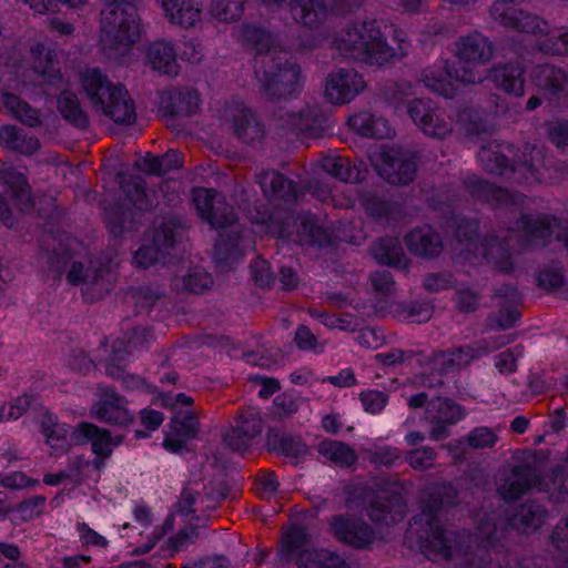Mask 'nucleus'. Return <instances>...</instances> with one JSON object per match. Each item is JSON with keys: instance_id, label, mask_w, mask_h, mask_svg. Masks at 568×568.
<instances>
[{"instance_id": "27", "label": "nucleus", "mask_w": 568, "mask_h": 568, "mask_svg": "<svg viewBox=\"0 0 568 568\" xmlns=\"http://www.w3.org/2000/svg\"><path fill=\"white\" fill-rule=\"evenodd\" d=\"M519 223L524 237L530 246H545L554 229L559 225L556 216L540 213H521Z\"/></svg>"}, {"instance_id": "30", "label": "nucleus", "mask_w": 568, "mask_h": 568, "mask_svg": "<svg viewBox=\"0 0 568 568\" xmlns=\"http://www.w3.org/2000/svg\"><path fill=\"white\" fill-rule=\"evenodd\" d=\"M463 185L471 197L491 206H501L514 202L513 195L507 189L477 176L464 179Z\"/></svg>"}, {"instance_id": "48", "label": "nucleus", "mask_w": 568, "mask_h": 568, "mask_svg": "<svg viewBox=\"0 0 568 568\" xmlns=\"http://www.w3.org/2000/svg\"><path fill=\"white\" fill-rule=\"evenodd\" d=\"M365 210L374 220L390 221L403 217V207L399 203L372 196L365 202Z\"/></svg>"}, {"instance_id": "16", "label": "nucleus", "mask_w": 568, "mask_h": 568, "mask_svg": "<svg viewBox=\"0 0 568 568\" xmlns=\"http://www.w3.org/2000/svg\"><path fill=\"white\" fill-rule=\"evenodd\" d=\"M110 262L98 257L90 260L87 264L72 262L67 274V280L72 285H84L92 291L93 297H102L110 290Z\"/></svg>"}, {"instance_id": "45", "label": "nucleus", "mask_w": 568, "mask_h": 568, "mask_svg": "<svg viewBox=\"0 0 568 568\" xmlns=\"http://www.w3.org/2000/svg\"><path fill=\"white\" fill-rule=\"evenodd\" d=\"M183 164L182 155L176 150H169L160 156L148 155L140 164L141 170L151 174L162 175Z\"/></svg>"}, {"instance_id": "34", "label": "nucleus", "mask_w": 568, "mask_h": 568, "mask_svg": "<svg viewBox=\"0 0 568 568\" xmlns=\"http://www.w3.org/2000/svg\"><path fill=\"white\" fill-rule=\"evenodd\" d=\"M185 233V223L175 215H168L155 227L153 243L159 245L164 253L170 254L176 243L183 240Z\"/></svg>"}, {"instance_id": "47", "label": "nucleus", "mask_w": 568, "mask_h": 568, "mask_svg": "<svg viewBox=\"0 0 568 568\" xmlns=\"http://www.w3.org/2000/svg\"><path fill=\"white\" fill-rule=\"evenodd\" d=\"M201 490H205L203 481L189 483L181 491L175 509L179 515L190 516L202 510Z\"/></svg>"}, {"instance_id": "37", "label": "nucleus", "mask_w": 568, "mask_h": 568, "mask_svg": "<svg viewBox=\"0 0 568 568\" xmlns=\"http://www.w3.org/2000/svg\"><path fill=\"white\" fill-rule=\"evenodd\" d=\"M241 230L220 231L214 244V261L221 267L225 268L236 262L242 255L240 248Z\"/></svg>"}, {"instance_id": "18", "label": "nucleus", "mask_w": 568, "mask_h": 568, "mask_svg": "<svg viewBox=\"0 0 568 568\" xmlns=\"http://www.w3.org/2000/svg\"><path fill=\"white\" fill-rule=\"evenodd\" d=\"M90 413L95 419L119 428H126L134 422L133 414L126 407L125 398L109 387L103 389Z\"/></svg>"}, {"instance_id": "5", "label": "nucleus", "mask_w": 568, "mask_h": 568, "mask_svg": "<svg viewBox=\"0 0 568 568\" xmlns=\"http://www.w3.org/2000/svg\"><path fill=\"white\" fill-rule=\"evenodd\" d=\"M491 145L483 144L478 152V159L486 172L506 176L517 184L542 182L546 179L544 148L537 144H524L521 154L514 155L513 160H509L506 154L493 149Z\"/></svg>"}, {"instance_id": "7", "label": "nucleus", "mask_w": 568, "mask_h": 568, "mask_svg": "<svg viewBox=\"0 0 568 568\" xmlns=\"http://www.w3.org/2000/svg\"><path fill=\"white\" fill-rule=\"evenodd\" d=\"M142 26L135 0H106L101 11L100 42L109 54L130 49L140 41Z\"/></svg>"}, {"instance_id": "40", "label": "nucleus", "mask_w": 568, "mask_h": 568, "mask_svg": "<svg viewBox=\"0 0 568 568\" xmlns=\"http://www.w3.org/2000/svg\"><path fill=\"white\" fill-rule=\"evenodd\" d=\"M426 414L429 422L454 425L465 416V409L452 398L435 397L428 403Z\"/></svg>"}, {"instance_id": "57", "label": "nucleus", "mask_w": 568, "mask_h": 568, "mask_svg": "<svg viewBox=\"0 0 568 568\" xmlns=\"http://www.w3.org/2000/svg\"><path fill=\"white\" fill-rule=\"evenodd\" d=\"M130 352L124 346L122 341H116L112 345V354L109 358V363L106 366V374L112 378L122 379L126 375L124 372V367L119 365Z\"/></svg>"}, {"instance_id": "61", "label": "nucleus", "mask_w": 568, "mask_h": 568, "mask_svg": "<svg viewBox=\"0 0 568 568\" xmlns=\"http://www.w3.org/2000/svg\"><path fill=\"white\" fill-rule=\"evenodd\" d=\"M456 308L460 313H474L479 307L480 294L468 287L456 291Z\"/></svg>"}, {"instance_id": "54", "label": "nucleus", "mask_w": 568, "mask_h": 568, "mask_svg": "<svg viewBox=\"0 0 568 568\" xmlns=\"http://www.w3.org/2000/svg\"><path fill=\"white\" fill-rule=\"evenodd\" d=\"M171 429L175 436L182 437L183 439H192L200 430L197 416L194 412H186L174 416L171 419Z\"/></svg>"}, {"instance_id": "8", "label": "nucleus", "mask_w": 568, "mask_h": 568, "mask_svg": "<svg viewBox=\"0 0 568 568\" xmlns=\"http://www.w3.org/2000/svg\"><path fill=\"white\" fill-rule=\"evenodd\" d=\"M424 535L429 555H439L446 559L455 558L462 568H487L491 564L488 542L466 531H452L449 535Z\"/></svg>"}, {"instance_id": "55", "label": "nucleus", "mask_w": 568, "mask_h": 568, "mask_svg": "<svg viewBox=\"0 0 568 568\" xmlns=\"http://www.w3.org/2000/svg\"><path fill=\"white\" fill-rule=\"evenodd\" d=\"M248 440L261 434L263 420L255 410H247L239 416L236 426L233 427Z\"/></svg>"}, {"instance_id": "26", "label": "nucleus", "mask_w": 568, "mask_h": 568, "mask_svg": "<svg viewBox=\"0 0 568 568\" xmlns=\"http://www.w3.org/2000/svg\"><path fill=\"white\" fill-rule=\"evenodd\" d=\"M487 353L486 346L466 345L436 353L433 363L440 374H449L467 367L473 359Z\"/></svg>"}, {"instance_id": "14", "label": "nucleus", "mask_w": 568, "mask_h": 568, "mask_svg": "<svg viewBox=\"0 0 568 568\" xmlns=\"http://www.w3.org/2000/svg\"><path fill=\"white\" fill-rule=\"evenodd\" d=\"M366 88L367 83L359 72L352 68H339L327 75L324 94L331 104L341 106L351 103Z\"/></svg>"}, {"instance_id": "2", "label": "nucleus", "mask_w": 568, "mask_h": 568, "mask_svg": "<svg viewBox=\"0 0 568 568\" xmlns=\"http://www.w3.org/2000/svg\"><path fill=\"white\" fill-rule=\"evenodd\" d=\"M494 53L493 42L483 33L473 31L455 42V55L459 63L464 62L467 67L450 68L446 61H439L422 72L420 81L430 91L453 98L458 83L474 84L483 80V73L477 68L488 63Z\"/></svg>"}, {"instance_id": "19", "label": "nucleus", "mask_w": 568, "mask_h": 568, "mask_svg": "<svg viewBox=\"0 0 568 568\" xmlns=\"http://www.w3.org/2000/svg\"><path fill=\"white\" fill-rule=\"evenodd\" d=\"M406 514L402 494L392 490L377 491L368 501L366 515L376 524L389 526L400 521Z\"/></svg>"}, {"instance_id": "53", "label": "nucleus", "mask_w": 568, "mask_h": 568, "mask_svg": "<svg viewBox=\"0 0 568 568\" xmlns=\"http://www.w3.org/2000/svg\"><path fill=\"white\" fill-rule=\"evenodd\" d=\"M245 1L212 0L211 14L221 22H233L242 16Z\"/></svg>"}, {"instance_id": "1", "label": "nucleus", "mask_w": 568, "mask_h": 568, "mask_svg": "<svg viewBox=\"0 0 568 568\" xmlns=\"http://www.w3.org/2000/svg\"><path fill=\"white\" fill-rule=\"evenodd\" d=\"M237 37L255 48V74L267 100L280 101L301 92L300 68L280 57L287 52L273 34L255 26H244L237 30Z\"/></svg>"}, {"instance_id": "63", "label": "nucleus", "mask_w": 568, "mask_h": 568, "mask_svg": "<svg viewBox=\"0 0 568 568\" xmlns=\"http://www.w3.org/2000/svg\"><path fill=\"white\" fill-rule=\"evenodd\" d=\"M216 201H220V199L216 197L215 191L201 189L195 192L193 202L201 219L206 220L207 215L213 211Z\"/></svg>"}, {"instance_id": "50", "label": "nucleus", "mask_w": 568, "mask_h": 568, "mask_svg": "<svg viewBox=\"0 0 568 568\" xmlns=\"http://www.w3.org/2000/svg\"><path fill=\"white\" fill-rule=\"evenodd\" d=\"M205 221L210 223L213 229H219L221 231H232V229L241 230V226L237 223V215L233 206L222 199L216 201L215 206H213V211L207 215Z\"/></svg>"}, {"instance_id": "49", "label": "nucleus", "mask_w": 568, "mask_h": 568, "mask_svg": "<svg viewBox=\"0 0 568 568\" xmlns=\"http://www.w3.org/2000/svg\"><path fill=\"white\" fill-rule=\"evenodd\" d=\"M296 233L301 245L323 247L331 241L328 232L308 219L300 221Z\"/></svg>"}, {"instance_id": "44", "label": "nucleus", "mask_w": 568, "mask_h": 568, "mask_svg": "<svg viewBox=\"0 0 568 568\" xmlns=\"http://www.w3.org/2000/svg\"><path fill=\"white\" fill-rule=\"evenodd\" d=\"M164 296L163 291L159 286L142 285L138 287H130L124 295V301L128 304L136 307V312L150 311L154 304Z\"/></svg>"}, {"instance_id": "10", "label": "nucleus", "mask_w": 568, "mask_h": 568, "mask_svg": "<svg viewBox=\"0 0 568 568\" xmlns=\"http://www.w3.org/2000/svg\"><path fill=\"white\" fill-rule=\"evenodd\" d=\"M456 498L457 490L452 485L433 487L423 498L422 513L413 517L414 524H410L409 534L416 536L418 546L424 554L429 551L428 547L424 546V535L435 531L439 532L438 535H449L453 531L440 526L439 516L445 508L456 503Z\"/></svg>"}, {"instance_id": "17", "label": "nucleus", "mask_w": 568, "mask_h": 568, "mask_svg": "<svg viewBox=\"0 0 568 568\" xmlns=\"http://www.w3.org/2000/svg\"><path fill=\"white\" fill-rule=\"evenodd\" d=\"M222 118L239 139H248L252 142L264 139V128L255 115L240 100H232L225 104Z\"/></svg>"}, {"instance_id": "59", "label": "nucleus", "mask_w": 568, "mask_h": 568, "mask_svg": "<svg viewBox=\"0 0 568 568\" xmlns=\"http://www.w3.org/2000/svg\"><path fill=\"white\" fill-rule=\"evenodd\" d=\"M399 450L389 446L376 447L375 449L366 450L365 458L375 466L390 467L397 459H399Z\"/></svg>"}, {"instance_id": "52", "label": "nucleus", "mask_w": 568, "mask_h": 568, "mask_svg": "<svg viewBox=\"0 0 568 568\" xmlns=\"http://www.w3.org/2000/svg\"><path fill=\"white\" fill-rule=\"evenodd\" d=\"M126 199L140 211L149 210L152 206L145 182L141 178H130L121 185Z\"/></svg>"}, {"instance_id": "39", "label": "nucleus", "mask_w": 568, "mask_h": 568, "mask_svg": "<svg viewBox=\"0 0 568 568\" xmlns=\"http://www.w3.org/2000/svg\"><path fill=\"white\" fill-rule=\"evenodd\" d=\"M374 257L382 264L400 270L407 268L408 258L405 256L402 244L397 237L386 236L379 239L372 247Z\"/></svg>"}, {"instance_id": "56", "label": "nucleus", "mask_w": 568, "mask_h": 568, "mask_svg": "<svg viewBox=\"0 0 568 568\" xmlns=\"http://www.w3.org/2000/svg\"><path fill=\"white\" fill-rule=\"evenodd\" d=\"M437 453L434 448L425 446L407 453L406 460L417 470H425L434 466Z\"/></svg>"}, {"instance_id": "36", "label": "nucleus", "mask_w": 568, "mask_h": 568, "mask_svg": "<svg viewBox=\"0 0 568 568\" xmlns=\"http://www.w3.org/2000/svg\"><path fill=\"white\" fill-rule=\"evenodd\" d=\"M495 85L506 93L521 95L524 93V69L519 63H507L495 67L490 72Z\"/></svg>"}, {"instance_id": "33", "label": "nucleus", "mask_w": 568, "mask_h": 568, "mask_svg": "<svg viewBox=\"0 0 568 568\" xmlns=\"http://www.w3.org/2000/svg\"><path fill=\"white\" fill-rule=\"evenodd\" d=\"M547 515L545 507L536 501L520 505L509 517V526L519 532L530 534L544 524Z\"/></svg>"}, {"instance_id": "24", "label": "nucleus", "mask_w": 568, "mask_h": 568, "mask_svg": "<svg viewBox=\"0 0 568 568\" xmlns=\"http://www.w3.org/2000/svg\"><path fill=\"white\" fill-rule=\"evenodd\" d=\"M156 2L172 24L190 29L201 22L203 12L201 0H156Z\"/></svg>"}, {"instance_id": "62", "label": "nucleus", "mask_w": 568, "mask_h": 568, "mask_svg": "<svg viewBox=\"0 0 568 568\" xmlns=\"http://www.w3.org/2000/svg\"><path fill=\"white\" fill-rule=\"evenodd\" d=\"M250 268L256 285L270 287L274 283L275 277L267 261L257 257L251 263Z\"/></svg>"}, {"instance_id": "46", "label": "nucleus", "mask_w": 568, "mask_h": 568, "mask_svg": "<svg viewBox=\"0 0 568 568\" xmlns=\"http://www.w3.org/2000/svg\"><path fill=\"white\" fill-rule=\"evenodd\" d=\"M134 212L123 205L110 206L106 211V225L113 237H119L133 229Z\"/></svg>"}, {"instance_id": "29", "label": "nucleus", "mask_w": 568, "mask_h": 568, "mask_svg": "<svg viewBox=\"0 0 568 568\" xmlns=\"http://www.w3.org/2000/svg\"><path fill=\"white\" fill-rule=\"evenodd\" d=\"M407 250L419 257L434 258L443 251L440 235L430 226L417 227L404 236Z\"/></svg>"}, {"instance_id": "22", "label": "nucleus", "mask_w": 568, "mask_h": 568, "mask_svg": "<svg viewBox=\"0 0 568 568\" xmlns=\"http://www.w3.org/2000/svg\"><path fill=\"white\" fill-rule=\"evenodd\" d=\"M346 124L351 131L361 138L392 140L395 136V130L386 119L376 116L368 111H358L351 114Z\"/></svg>"}, {"instance_id": "9", "label": "nucleus", "mask_w": 568, "mask_h": 568, "mask_svg": "<svg viewBox=\"0 0 568 568\" xmlns=\"http://www.w3.org/2000/svg\"><path fill=\"white\" fill-rule=\"evenodd\" d=\"M277 557L280 562L287 565L294 561L298 568H351L339 555L311 548L310 535L300 525L282 535Z\"/></svg>"}, {"instance_id": "13", "label": "nucleus", "mask_w": 568, "mask_h": 568, "mask_svg": "<svg viewBox=\"0 0 568 568\" xmlns=\"http://www.w3.org/2000/svg\"><path fill=\"white\" fill-rule=\"evenodd\" d=\"M200 106V94L192 88H178L159 94V111L164 123L178 134L181 132L180 121L195 114Z\"/></svg>"}, {"instance_id": "32", "label": "nucleus", "mask_w": 568, "mask_h": 568, "mask_svg": "<svg viewBox=\"0 0 568 568\" xmlns=\"http://www.w3.org/2000/svg\"><path fill=\"white\" fill-rule=\"evenodd\" d=\"M260 184L264 195L271 200H281L287 203H293L300 197V189L296 183L280 172H264L261 175Z\"/></svg>"}, {"instance_id": "58", "label": "nucleus", "mask_w": 568, "mask_h": 568, "mask_svg": "<svg viewBox=\"0 0 568 568\" xmlns=\"http://www.w3.org/2000/svg\"><path fill=\"white\" fill-rule=\"evenodd\" d=\"M213 283L211 275L204 271L195 270L190 272L182 278L183 290L201 294L207 290Z\"/></svg>"}, {"instance_id": "15", "label": "nucleus", "mask_w": 568, "mask_h": 568, "mask_svg": "<svg viewBox=\"0 0 568 568\" xmlns=\"http://www.w3.org/2000/svg\"><path fill=\"white\" fill-rule=\"evenodd\" d=\"M407 113L415 125L430 138L445 139L452 132L450 120L430 99L412 100Z\"/></svg>"}, {"instance_id": "43", "label": "nucleus", "mask_w": 568, "mask_h": 568, "mask_svg": "<svg viewBox=\"0 0 568 568\" xmlns=\"http://www.w3.org/2000/svg\"><path fill=\"white\" fill-rule=\"evenodd\" d=\"M318 453L341 467H349L357 460L354 449L338 440H323L318 445Z\"/></svg>"}, {"instance_id": "60", "label": "nucleus", "mask_w": 568, "mask_h": 568, "mask_svg": "<svg viewBox=\"0 0 568 568\" xmlns=\"http://www.w3.org/2000/svg\"><path fill=\"white\" fill-rule=\"evenodd\" d=\"M67 434L65 425L59 423L44 434L47 443L52 448L54 455L65 454L69 450L70 443L67 439Z\"/></svg>"}, {"instance_id": "11", "label": "nucleus", "mask_w": 568, "mask_h": 568, "mask_svg": "<svg viewBox=\"0 0 568 568\" xmlns=\"http://www.w3.org/2000/svg\"><path fill=\"white\" fill-rule=\"evenodd\" d=\"M378 151L369 154L377 173L389 184L408 185L417 173L416 154L386 144H375Z\"/></svg>"}, {"instance_id": "21", "label": "nucleus", "mask_w": 568, "mask_h": 568, "mask_svg": "<svg viewBox=\"0 0 568 568\" xmlns=\"http://www.w3.org/2000/svg\"><path fill=\"white\" fill-rule=\"evenodd\" d=\"M0 183L8 189L20 211L32 209L34 204L32 190L23 171L18 170L9 162L0 161Z\"/></svg>"}, {"instance_id": "12", "label": "nucleus", "mask_w": 568, "mask_h": 568, "mask_svg": "<svg viewBox=\"0 0 568 568\" xmlns=\"http://www.w3.org/2000/svg\"><path fill=\"white\" fill-rule=\"evenodd\" d=\"M275 125L284 133L303 139H329L334 120L320 105H307L296 113H286L275 120Z\"/></svg>"}, {"instance_id": "3", "label": "nucleus", "mask_w": 568, "mask_h": 568, "mask_svg": "<svg viewBox=\"0 0 568 568\" xmlns=\"http://www.w3.org/2000/svg\"><path fill=\"white\" fill-rule=\"evenodd\" d=\"M396 47H390L376 20L363 21L341 30L334 39L338 53L358 62L383 65L407 54L409 43L405 31L395 30Z\"/></svg>"}, {"instance_id": "6", "label": "nucleus", "mask_w": 568, "mask_h": 568, "mask_svg": "<svg viewBox=\"0 0 568 568\" xmlns=\"http://www.w3.org/2000/svg\"><path fill=\"white\" fill-rule=\"evenodd\" d=\"M81 85L92 108L116 123L131 124L135 104L122 84L112 83L99 69H87L81 74Z\"/></svg>"}, {"instance_id": "31", "label": "nucleus", "mask_w": 568, "mask_h": 568, "mask_svg": "<svg viewBox=\"0 0 568 568\" xmlns=\"http://www.w3.org/2000/svg\"><path fill=\"white\" fill-rule=\"evenodd\" d=\"M145 55L153 70L169 75L179 73L178 53L171 41L163 39L153 41L148 45Z\"/></svg>"}, {"instance_id": "23", "label": "nucleus", "mask_w": 568, "mask_h": 568, "mask_svg": "<svg viewBox=\"0 0 568 568\" xmlns=\"http://www.w3.org/2000/svg\"><path fill=\"white\" fill-rule=\"evenodd\" d=\"M65 234H55L52 231L44 232L40 237V251L51 270L59 275L71 263L73 255Z\"/></svg>"}, {"instance_id": "35", "label": "nucleus", "mask_w": 568, "mask_h": 568, "mask_svg": "<svg viewBox=\"0 0 568 568\" xmlns=\"http://www.w3.org/2000/svg\"><path fill=\"white\" fill-rule=\"evenodd\" d=\"M537 88L548 94H568V74L549 64L538 65L531 73Z\"/></svg>"}, {"instance_id": "38", "label": "nucleus", "mask_w": 568, "mask_h": 568, "mask_svg": "<svg viewBox=\"0 0 568 568\" xmlns=\"http://www.w3.org/2000/svg\"><path fill=\"white\" fill-rule=\"evenodd\" d=\"M30 54L34 72L43 77L45 82L53 84L55 81L62 80L59 70L55 68V51L47 49L42 43L38 42L31 45Z\"/></svg>"}, {"instance_id": "25", "label": "nucleus", "mask_w": 568, "mask_h": 568, "mask_svg": "<svg viewBox=\"0 0 568 568\" xmlns=\"http://www.w3.org/2000/svg\"><path fill=\"white\" fill-rule=\"evenodd\" d=\"M332 529L341 541L355 548H367L375 540L374 530L368 524L358 519L334 517Z\"/></svg>"}, {"instance_id": "41", "label": "nucleus", "mask_w": 568, "mask_h": 568, "mask_svg": "<svg viewBox=\"0 0 568 568\" xmlns=\"http://www.w3.org/2000/svg\"><path fill=\"white\" fill-rule=\"evenodd\" d=\"M0 103L8 113L22 123L29 126H36L40 123L38 112L28 103L23 102L19 97L3 92L0 95Z\"/></svg>"}, {"instance_id": "20", "label": "nucleus", "mask_w": 568, "mask_h": 568, "mask_svg": "<svg viewBox=\"0 0 568 568\" xmlns=\"http://www.w3.org/2000/svg\"><path fill=\"white\" fill-rule=\"evenodd\" d=\"M539 481L536 468L528 464L516 465L499 484L497 491L506 501L519 499Z\"/></svg>"}, {"instance_id": "28", "label": "nucleus", "mask_w": 568, "mask_h": 568, "mask_svg": "<svg viewBox=\"0 0 568 568\" xmlns=\"http://www.w3.org/2000/svg\"><path fill=\"white\" fill-rule=\"evenodd\" d=\"M70 440L74 445L91 443L92 452L102 459L112 454L110 430L91 423H79L71 432Z\"/></svg>"}, {"instance_id": "42", "label": "nucleus", "mask_w": 568, "mask_h": 568, "mask_svg": "<svg viewBox=\"0 0 568 568\" xmlns=\"http://www.w3.org/2000/svg\"><path fill=\"white\" fill-rule=\"evenodd\" d=\"M323 170L334 178H337L344 182L359 183L365 179V172L358 166L349 165V161L345 158H325L322 161Z\"/></svg>"}, {"instance_id": "51", "label": "nucleus", "mask_w": 568, "mask_h": 568, "mask_svg": "<svg viewBox=\"0 0 568 568\" xmlns=\"http://www.w3.org/2000/svg\"><path fill=\"white\" fill-rule=\"evenodd\" d=\"M59 110L62 116L74 126L79 129L87 126L88 116L80 108L79 100L74 93L69 91L62 92L59 99Z\"/></svg>"}, {"instance_id": "4", "label": "nucleus", "mask_w": 568, "mask_h": 568, "mask_svg": "<svg viewBox=\"0 0 568 568\" xmlns=\"http://www.w3.org/2000/svg\"><path fill=\"white\" fill-rule=\"evenodd\" d=\"M490 16L505 29L514 30L529 39L545 53H568V28L550 30L548 22L538 16L503 1H496L491 6Z\"/></svg>"}, {"instance_id": "64", "label": "nucleus", "mask_w": 568, "mask_h": 568, "mask_svg": "<svg viewBox=\"0 0 568 568\" xmlns=\"http://www.w3.org/2000/svg\"><path fill=\"white\" fill-rule=\"evenodd\" d=\"M168 254L155 245H143L134 255L136 264L143 268H148L152 264L160 262L161 257L164 258Z\"/></svg>"}]
</instances>
